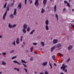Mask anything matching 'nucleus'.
I'll return each instance as SVG.
<instances>
[{"instance_id":"obj_44","label":"nucleus","mask_w":74,"mask_h":74,"mask_svg":"<svg viewBox=\"0 0 74 74\" xmlns=\"http://www.w3.org/2000/svg\"><path fill=\"white\" fill-rule=\"evenodd\" d=\"M67 5L69 7H70V5L69 3H67Z\"/></svg>"},{"instance_id":"obj_20","label":"nucleus","mask_w":74,"mask_h":74,"mask_svg":"<svg viewBox=\"0 0 74 74\" xmlns=\"http://www.w3.org/2000/svg\"><path fill=\"white\" fill-rule=\"evenodd\" d=\"M38 0H36L35 1V5H36L37 4H38Z\"/></svg>"},{"instance_id":"obj_3","label":"nucleus","mask_w":74,"mask_h":74,"mask_svg":"<svg viewBox=\"0 0 74 74\" xmlns=\"http://www.w3.org/2000/svg\"><path fill=\"white\" fill-rule=\"evenodd\" d=\"M21 8H22V3H20L18 5V10H21Z\"/></svg>"},{"instance_id":"obj_39","label":"nucleus","mask_w":74,"mask_h":74,"mask_svg":"<svg viewBox=\"0 0 74 74\" xmlns=\"http://www.w3.org/2000/svg\"><path fill=\"white\" fill-rule=\"evenodd\" d=\"M2 55L3 56H5V55H6V53L5 52H3L2 53Z\"/></svg>"},{"instance_id":"obj_22","label":"nucleus","mask_w":74,"mask_h":74,"mask_svg":"<svg viewBox=\"0 0 74 74\" xmlns=\"http://www.w3.org/2000/svg\"><path fill=\"white\" fill-rule=\"evenodd\" d=\"M71 59V58H69L67 59V61H66V63H68V62H69Z\"/></svg>"},{"instance_id":"obj_8","label":"nucleus","mask_w":74,"mask_h":74,"mask_svg":"<svg viewBox=\"0 0 74 74\" xmlns=\"http://www.w3.org/2000/svg\"><path fill=\"white\" fill-rule=\"evenodd\" d=\"M73 48V46L72 45H70L68 47V50H70L71 49Z\"/></svg>"},{"instance_id":"obj_53","label":"nucleus","mask_w":74,"mask_h":74,"mask_svg":"<svg viewBox=\"0 0 74 74\" xmlns=\"http://www.w3.org/2000/svg\"><path fill=\"white\" fill-rule=\"evenodd\" d=\"M22 48H23L24 47V45H22L21 46Z\"/></svg>"},{"instance_id":"obj_11","label":"nucleus","mask_w":74,"mask_h":74,"mask_svg":"<svg viewBox=\"0 0 74 74\" xmlns=\"http://www.w3.org/2000/svg\"><path fill=\"white\" fill-rule=\"evenodd\" d=\"M19 38H17L16 39V42L17 44H19Z\"/></svg>"},{"instance_id":"obj_33","label":"nucleus","mask_w":74,"mask_h":74,"mask_svg":"<svg viewBox=\"0 0 74 74\" xmlns=\"http://www.w3.org/2000/svg\"><path fill=\"white\" fill-rule=\"evenodd\" d=\"M16 24H14L12 26V28H14V27H16Z\"/></svg>"},{"instance_id":"obj_40","label":"nucleus","mask_w":74,"mask_h":74,"mask_svg":"<svg viewBox=\"0 0 74 74\" xmlns=\"http://www.w3.org/2000/svg\"><path fill=\"white\" fill-rule=\"evenodd\" d=\"M16 58V56H14L12 58V59H15V58Z\"/></svg>"},{"instance_id":"obj_23","label":"nucleus","mask_w":74,"mask_h":74,"mask_svg":"<svg viewBox=\"0 0 74 74\" xmlns=\"http://www.w3.org/2000/svg\"><path fill=\"white\" fill-rule=\"evenodd\" d=\"M35 31V30L33 29L32 31L30 33V34H33V32H34V31Z\"/></svg>"},{"instance_id":"obj_35","label":"nucleus","mask_w":74,"mask_h":74,"mask_svg":"<svg viewBox=\"0 0 74 74\" xmlns=\"http://www.w3.org/2000/svg\"><path fill=\"white\" fill-rule=\"evenodd\" d=\"M7 3H5L4 6V8H6V6L7 5Z\"/></svg>"},{"instance_id":"obj_56","label":"nucleus","mask_w":74,"mask_h":74,"mask_svg":"<svg viewBox=\"0 0 74 74\" xmlns=\"http://www.w3.org/2000/svg\"><path fill=\"white\" fill-rule=\"evenodd\" d=\"M21 39H22V38H23V36H21Z\"/></svg>"},{"instance_id":"obj_19","label":"nucleus","mask_w":74,"mask_h":74,"mask_svg":"<svg viewBox=\"0 0 74 74\" xmlns=\"http://www.w3.org/2000/svg\"><path fill=\"white\" fill-rule=\"evenodd\" d=\"M55 47H56L55 46H54V47H53L51 48V52H52V51H53L54 49H55Z\"/></svg>"},{"instance_id":"obj_31","label":"nucleus","mask_w":74,"mask_h":74,"mask_svg":"<svg viewBox=\"0 0 74 74\" xmlns=\"http://www.w3.org/2000/svg\"><path fill=\"white\" fill-rule=\"evenodd\" d=\"M49 65L50 66L51 68V69H52L53 68V67H52V64H51V63H50V62H49Z\"/></svg>"},{"instance_id":"obj_16","label":"nucleus","mask_w":74,"mask_h":74,"mask_svg":"<svg viewBox=\"0 0 74 74\" xmlns=\"http://www.w3.org/2000/svg\"><path fill=\"white\" fill-rule=\"evenodd\" d=\"M16 14V9H14V12L13 13V15H15Z\"/></svg>"},{"instance_id":"obj_55","label":"nucleus","mask_w":74,"mask_h":74,"mask_svg":"<svg viewBox=\"0 0 74 74\" xmlns=\"http://www.w3.org/2000/svg\"><path fill=\"white\" fill-rule=\"evenodd\" d=\"M22 40H23V39H20V41H21V42H22Z\"/></svg>"},{"instance_id":"obj_63","label":"nucleus","mask_w":74,"mask_h":74,"mask_svg":"<svg viewBox=\"0 0 74 74\" xmlns=\"http://www.w3.org/2000/svg\"><path fill=\"white\" fill-rule=\"evenodd\" d=\"M23 44L24 45H25V42H23Z\"/></svg>"},{"instance_id":"obj_54","label":"nucleus","mask_w":74,"mask_h":74,"mask_svg":"<svg viewBox=\"0 0 74 74\" xmlns=\"http://www.w3.org/2000/svg\"><path fill=\"white\" fill-rule=\"evenodd\" d=\"M36 5V7H38V3H37Z\"/></svg>"},{"instance_id":"obj_43","label":"nucleus","mask_w":74,"mask_h":74,"mask_svg":"<svg viewBox=\"0 0 74 74\" xmlns=\"http://www.w3.org/2000/svg\"><path fill=\"white\" fill-rule=\"evenodd\" d=\"M23 65L25 67H27V66L26 65V64H23Z\"/></svg>"},{"instance_id":"obj_59","label":"nucleus","mask_w":74,"mask_h":74,"mask_svg":"<svg viewBox=\"0 0 74 74\" xmlns=\"http://www.w3.org/2000/svg\"><path fill=\"white\" fill-rule=\"evenodd\" d=\"M67 70L66 69H65V72H67Z\"/></svg>"},{"instance_id":"obj_58","label":"nucleus","mask_w":74,"mask_h":74,"mask_svg":"<svg viewBox=\"0 0 74 74\" xmlns=\"http://www.w3.org/2000/svg\"><path fill=\"white\" fill-rule=\"evenodd\" d=\"M35 24H36V25H37V24H38V23H37V22H36Z\"/></svg>"},{"instance_id":"obj_1","label":"nucleus","mask_w":74,"mask_h":74,"mask_svg":"<svg viewBox=\"0 0 74 74\" xmlns=\"http://www.w3.org/2000/svg\"><path fill=\"white\" fill-rule=\"evenodd\" d=\"M66 67H67V65H64V64H63L62 65V66L61 67V69H63V70L64 71Z\"/></svg>"},{"instance_id":"obj_61","label":"nucleus","mask_w":74,"mask_h":74,"mask_svg":"<svg viewBox=\"0 0 74 74\" xmlns=\"http://www.w3.org/2000/svg\"><path fill=\"white\" fill-rule=\"evenodd\" d=\"M34 73H35V74H37V72H34Z\"/></svg>"},{"instance_id":"obj_5","label":"nucleus","mask_w":74,"mask_h":74,"mask_svg":"<svg viewBox=\"0 0 74 74\" xmlns=\"http://www.w3.org/2000/svg\"><path fill=\"white\" fill-rule=\"evenodd\" d=\"M58 42V40L57 39H55L53 40V44H56Z\"/></svg>"},{"instance_id":"obj_51","label":"nucleus","mask_w":74,"mask_h":74,"mask_svg":"<svg viewBox=\"0 0 74 74\" xmlns=\"http://www.w3.org/2000/svg\"><path fill=\"white\" fill-rule=\"evenodd\" d=\"M54 66H57V65L55 64V63H54L53 64Z\"/></svg>"},{"instance_id":"obj_21","label":"nucleus","mask_w":74,"mask_h":74,"mask_svg":"<svg viewBox=\"0 0 74 74\" xmlns=\"http://www.w3.org/2000/svg\"><path fill=\"white\" fill-rule=\"evenodd\" d=\"M14 53V50H12L10 51V53Z\"/></svg>"},{"instance_id":"obj_13","label":"nucleus","mask_w":74,"mask_h":74,"mask_svg":"<svg viewBox=\"0 0 74 74\" xmlns=\"http://www.w3.org/2000/svg\"><path fill=\"white\" fill-rule=\"evenodd\" d=\"M22 31L23 33H26V29H25L23 28Z\"/></svg>"},{"instance_id":"obj_36","label":"nucleus","mask_w":74,"mask_h":74,"mask_svg":"<svg viewBox=\"0 0 74 74\" xmlns=\"http://www.w3.org/2000/svg\"><path fill=\"white\" fill-rule=\"evenodd\" d=\"M58 55H59L60 56H62L63 55H62L61 53H58Z\"/></svg>"},{"instance_id":"obj_42","label":"nucleus","mask_w":74,"mask_h":74,"mask_svg":"<svg viewBox=\"0 0 74 74\" xmlns=\"http://www.w3.org/2000/svg\"><path fill=\"white\" fill-rule=\"evenodd\" d=\"M33 60V57H32L30 59V60L31 61H32V60Z\"/></svg>"},{"instance_id":"obj_46","label":"nucleus","mask_w":74,"mask_h":74,"mask_svg":"<svg viewBox=\"0 0 74 74\" xmlns=\"http://www.w3.org/2000/svg\"><path fill=\"white\" fill-rule=\"evenodd\" d=\"M14 3H13L11 4V7H12L13 6H14Z\"/></svg>"},{"instance_id":"obj_9","label":"nucleus","mask_w":74,"mask_h":74,"mask_svg":"<svg viewBox=\"0 0 74 74\" xmlns=\"http://www.w3.org/2000/svg\"><path fill=\"white\" fill-rule=\"evenodd\" d=\"M45 23L46 25H49V21L47 20L45 21Z\"/></svg>"},{"instance_id":"obj_49","label":"nucleus","mask_w":74,"mask_h":74,"mask_svg":"<svg viewBox=\"0 0 74 74\" xmlns=\"http://www.w3.org/2000/svg\"><path fill=\"white\" fill-rule=\"evenodd\" d=\"M25 0V4H26V3L27 2V0Z\"/></svg>"},{"instance_id":"obj_28","label":"nucleus","mask_w":74,"mask_h":74,"mask_svg":"<svg viewBox=\"0 0 74 74\" xmlns=\"http://www.w3.org/2000/svg\"><path fill=\"white\" fill-rule=\"evenodd\" d=\"M33 47H32L30 48V50L31 51V52H32L33 50Z\"/></svg>"},{"instance_id":"obj_10","label":"nucleus","mask_w":74,"mask_h":74,"mask_svg":"<svg viewBox=\"0 0 74 74\" xmlns=\"http://www.w3.org/2000/svg\"><path fill=\"white\" fill-rule=\"evenodd\" d=\"M12 19H13L14 18V15L13 14H11L9 16Z\"/></svg>"},{"instance_id":"obj_50","label":"nucleus","mask_w":74,"mask_h":74,"mask_svg":"<svg viewBox=\"0 0 74 74\" xmlns=\"http://www.w3.org/2000/svg\"><path fill=\"white\" fill-rule=\"evenodd\" d=\"M65 10H66V8H64L63 10V11L64 12L65 11Z\"/></svg>"},{"instance_id":"obj_52","label":"nucleus","mask_w":74,"mask_h":74,"mask_svg":"<svg viewBox=\"0 0 74 74\" xmlns=\"http://www.w3.org/2000/svg\"><path fill=\"white\" fill-rule=\"evenodd\" d=\"M64 3H65V4L66 3H67V1H64Z\"/></svg>"},{"instance_id":"obj_64","label":"nucleus","mask_w":74,"mask_h":74,"mask_svg":"<svg viewBox=\"0 0 74 74\" xmlns=\"http://www.w3.org/2000/svg\"><path fill=\"white\" fill-rule=\"evenodd\" d=\"M28 51H29V50H26V52H28Z\"/></svg>"},{"instance_id":"obj_18","label":"nucleus","mask_w":74,"mask_h":74,"mask_svg":"<svg viewBox=\"0 0 74 74\" xmlns=\"http://www.w3.org/2000/svg\"><path fill=\"white\" fill-rule=\"evenodd\" d=\"M2 65L4 66L5 65H6V63H5V62H4V61H2Z\"/></svg>"},{"instance_id":"obj_2","label":"nucleus","mask_w":74,"mask_h":74,"mask_svg":"<svg viewBox=\"0 0 74 74\" xmlns=\"http://www.w3.org/2000/svg\"><path fill=\"white\" fill-rule=\"evenodd\" d=\"M62 46V45L60 43L56 44L55 45V47L56 48H60Z\"/></svg>"},{"instance_id":"obj_60","label":"nucleus","mask_w":74,"mask_h":74,"mask_svg":"<svg viewBox=\"0 0 74 74\" xmlns=\"http://www.w3.org/2000/svg\"><path fill=\"white\" fill-rule=\"evenodd\" d=\"M34 53H36V54H37V53H36V51H34Z\"/></svg>"},{"instance_id":"obj_45","label":"nucleus","mask_w":74,"mask_h":74,"mask_svg":"<svg viewBox=\"0 0 74 74\" xmlns=\"http://www.w3.org/2000/svg\"><path fill=\"white\" fill-rule=\"evenodd\" d=\"M45 74H48V71H45Z\"/></svg>"},{"instance_id":"obj_27","label":"nucleus","mask_w":74,"mask_h":74,"mask_svg":"<svg viewBox=\"0 0 74 74\" xmlns=\"http://www.w3.org/2000/svg\"><path fill=\"white\" fill-rule=\"evenodd\" d=\"M54 12H56V5H54Z\"/></svg>"},{"instance_id":"obj_37","label":"nucleus","mask_w":74,"mask_h":74,"mask_svg":"<svg viewBox=\"0 0 74 74\" xmlns=\"http://www.w3.org/2000/svg\"><path fill=\"white\" fill-rule=\"evenodd\" d=\"M56 16L57 19V20L58 21V14H56Z\"/></svg>"},{"instance_id":"obj_7","label":"nucleus","mask_w":74,"mask_h":74,"mask_svg":"<svg viewBox=\"0 0 74 74\" xmlns=\"http://www.w3.org/2000/svg\"><path fill=\"white\" fill-rule=\"evenodd\" d=\"M27 27V25L26 24H25L23 25V29H26Z\"/></svg>"},{"instance_id":"obj_17","label":"nucleus","mask_w":74,"mask_h":74,"mask_svg":"<svg viewBox=\"0 0 74 74\" xmlns=\"http://www.w3.org/2000/svg\"><path fill=\"white\" fill-rule=\"evenodd\" d=\"M10 5H8V6L7 7L6 9L7 11H9V8H10Z\"/></svg>"},{"instance_id":"obj_15","label":"nucleus","mask_w":74,"mask_h":74,"mask_svg":"<svg viewBox=\"0 0 74 74\" xmlns=\"http://www.w3.org/2000/svg\"><path fill=\"white\" fill-rule=\"evenodd\" d=\"M47 0H44L43 1V3L44 5H45L47 3Z\"/></svg>"},{"instance_id":"obj_4","label":"nucleus","mask_w":74,"mask_h":74,"mask_svg":"<svg viewBox=\"0 0 74 74\" xmlns=\"http://www.w3.org/2000/svg\"><path fill=\"white\" fill-rule=\"evenodd\" d=\"M7 11H6L3 16V19L4 20H5V16H6V15H7Z\"/></svg>"},{"instance_id":"obj_62","label":"nucleus","mask_w":74,"mask_h":74,"mask_svg":"<svg viewBox=\"0 0 74 74\" xmlns=\"http://www.w3.org/2000/svg\"><path fill=\"white\" fill-rule=\"evenodd\" d=\"M40 74H44L42 73H40Z\"/></svg>"},{"instance_id":"obj_24","label":"nucleus","mask_w":74,"mask_h":74,"mask_svg":"<svg viewBox=\"0 0 74 74\" xmlns=\"http://www.w3.org/2000/svg\"><path fill=\"white\" fill-rule=\"evenodd\" d=\"M14 69L15 70H16L17 71H19V68H14Z\"/></svg>"},{"instance_id":"obj_34","label":"nucleus","mask_w":74,"mask_h":74,"mask_svg":"<svg viewBox=\"0 0 74 74\" xmlns=\"http://www.w3.org/2000/svg\"><path fill=\"white\" fill-rule=\"evenodd\" d=\"M30 28L29 27H28L27 29V32H29L30 31Z\"/></svg>"},{"instance_id":"obj_6","label":"nucleus","mask_w":74,"mask_h":74,"mask_svg":"<svg viewBox=\"0 0 74 74\" xmlns=\"http://www.w3.org/2000/svg\"><path fill=\"white\" fill-rule=\"evenodd\" d=\"M13 62L14 63H17L19 65H21V64L20 63L18 62L16 60H14L13 61Z\"/></svg>"},{"instance_id":"obj_57","label":"nucleus","mask_w":74,"mask_h":74,"mask_svg":"<svg viewBox=\"0 0 74 74\" xmlns=\"http://www.w3.org/2000/svg\"><path fill=\"white\" fill-rule=\"evenodd\" d=\"M2 37H3V36H2L0 35V38H2Z\"/></svg>"},{"instance_id":"obj_25","label":"nucleus","mask_w":74,"mask_h":74,"mask_svg":"<svg viewBox=\"0 0 74 74\" xmlns=\"http://www.w3.org/2000/svg\"><path fill=\"white\" fill-rule=\"evenodd\" d=\"M8 26L10 27V28H12V25H11V24L10 23H9Z\"/></svg>"},{"instance_id":"obj_38","label":"nucleus","mask_w":74,"mask_h":74,"mask_svg":"<svg viewBox=\"0 0 74 74\" xmlns=\"http://www.w3.org/2000/svg\"><path fill=\"white\" fill-rule=\"evenodd\" d=\"M24 69L25 70L26 73H27V69L26 68H24Z\"/></svg>"},{"instance_id":"obj_14","label":"nucleus","mask_w":74,"mask_h":74,"mask_svg":"<svg viewBox=\"0 0 74 74\" xmlns=\"http://www.w3.org/2000/svg\"><path fill=\"white\" fill-rule=\"evenodd\" d=\"M48 63V62H44L42 63V65L43 66H45Z\"/></svg>"},{"instance_id":"obj_29","label":"nucleus","mask_w":74,"mask_h":74,"mask_svg":"<svg viewBox=\"0 0 74 74\" xmlns=\"http://www.w3.org/2000/svg\"><path fill=\"white\" fill-rule=\"evenodd\" d=\"M52 58L54 60H55V58H56V56L55 55H53L52 56Z\"/></svg>"},{"instance_id":"obj_48","label":"nucleus","mask_w":74,"mask_h":74,"mask_svg":"<svg viewBox=\"0 0 74 74\" xmlns=\"http://www.w3.org/2000/svg\"><path fill=\"white\" fill-rule=\"evenodd\" d=\"M30 4H32L33 3V1L32 0H30Z\"/></svg>"},{"instance_id":"obj_47","label":"nucleus","mask_w":74,"mask_h":74,"mask_svg":"<svg viewBox=\"0 0 74 74\" xmlns=\"http://www.w3.org/2000/svg\"><path fill=\"white\" fill-rule=\"evenodd\" d=\"M33 44L34 45H37V43H33Z\"/></svg>"},{"instance_id":"obj_12","label":"nucleus","mask_w":74,"mask_h":74,"mask_svg":"<svg viewBox=\"0 0 74 74\" xmlns=\"http://www.w3.org/2000/svg\"><path fill=\"white\" fill-rule=\"evenodd\" d=\"M45 27L46 30H49V27L48 25H46Z\"/></svg>"},{"instance_id":"obj_30","label":"nucleus","mask_w":74,"mask_h":74,"mask_svg":"<svg viewBox=\"0 0 74 74\" xmlns=\"http://www.w3.org/2000/svg\"><path fill=\"white\" fill-rule=\"evenodd\" d=\"M21 61L23 63H27V62H26L25 61L23 60H21Z\"/></svg>"},{"instance_id":"obj_41","label":"nucleus","mask_w":74,"mask_h":74,"mask_svg":"<svg viewBox=\"0 0 74 74\" xmlns=\"http://www.w3.org/2000/svg\"><path fill=\"white\" fill-rule=\"evenodd\" d=\"M13 44L14 46H15V41H14V42H13Z\"/></svg>"},{"instance_id":"obj_32","label":"nucleus","mask_w":74,"mask_h":74,"mask_svg":"<svg viewBox=\"0 0 74 74\" xmlns=\"http://www.w3.org/2000/svg\"><path fill=\"white\" fill-rule=\"evenodd\" d=\"M41 44L42 45V46H43V47H44V45H45L44 44V42H41Z\"/></svg>"},{"instance_id":"obj_26","label":"nucleus","mask_w":74,"mask_h":74,"mask_svg":"<svg viewBox=\"0 0 74 74\" xmlns=\"http://www.w3.org/2000/svg\"><path fill=\"white\" fill-rule=\"evenodd\" d=\"M44 12H45V10L43 8H42L41 11V13L43 14Z\"/></svg>"}]
</instances>
